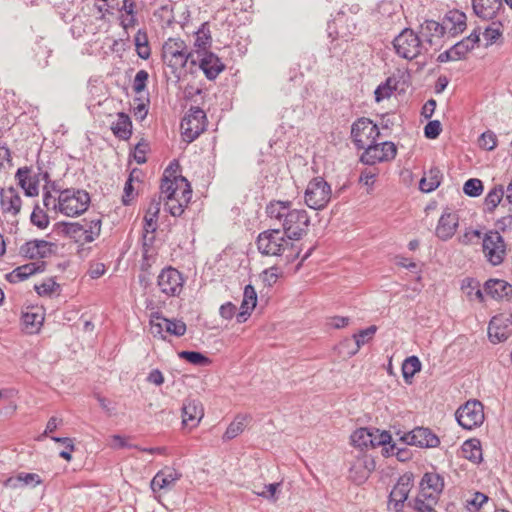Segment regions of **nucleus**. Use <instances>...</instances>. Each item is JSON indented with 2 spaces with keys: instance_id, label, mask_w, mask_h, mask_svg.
I'll list each match as a JSON object with an SVG mask.
<instances>
[{
  "instance_id": "1",
  "label": "nucleus",
  "mask_w": 512,
  "mask_h": 512,
  "mask_svg": "<svg viewBox=\"0 0 512 512\" xmlns=\"http://www.w3.org/2000/svg\"><path fill=\"white\" fill-rule=\"evenodd\" d=\"M290 201H272L266 207L267 216L278 221L289 240H300L307 234L310 217L304 209H292Z\"/></svg>"
},
{
  "instance_id": "2",
  "label": "nucleus",
  "mask_w": 512,
  "mask_h": 512,
  "mask_svg": "<svg viewBox=\"0 0 512 512\" xmlns=\"http://www.w3.org/2000/svg\"><path fill=\"white\" fill-rule=\"evenodd\" d=\"M60 212L68 217L84 213L90 204V195L82 189L69 188L60 191L58 196Z\"/></svg>"
},
{
  "instance_id": "3",
  "label": "nucleus",
  "mask_w": 512,
  "mask_h": 512,
  "mask_svg": "<svg viewBox=\"0 0 512 512\" xmlns=\"http://www.w3.org/2000/svg\"><path fill=\"white\" fill-rule=\"evenodd\" d=\"M290 241L279 228H275L261 232L256 244L262 255L281 256L289 246H292Z\"/></svg>"
},
{
  "instance_id": "4",
  "label": "nucleus",
  "mask_w": 512,
  "mask_h": 512,
  "mask_svg": "<svg viewBox=\"0 0 512 512\" xmlns=\"http://www.w3.org/2000/svg\"><path fill=\"white\" fill-rule=\"evenodd\" d=\"M482 251L489 264L499 266L507 255V245L498 231L490 230L483 235Z\"/></svg>"
},
{
  "instance_id": "5",
  "label": "nucleus",
  "mask_w": 512,
  "mask_h": 512,
  "mask_svg": "<svg viewBox=\"0 0 512 512\" xmlns=\"http://www.w3.org/2000/svg\"><path fill=\"white\" fill-rule=\"evenodd\" d=\"M163 59L165 63L172 67H185L187 63L192 62L193 55L188 50L185 42L179 38H169L162 49Z\"/></svg>"
},
{
  "instance_id": "6",
  "label": "nucleus",
  "mask_w": 512,
  "mask_h": 512,
  "mask_svg": "<svg viewBox=\"0 0 512 512\" xmlns=\"http://www.w3.org/2000/svg\"><path fill=\"white\" fill-rule=\"evenodd\" d=\"M331 194L330 185L322 177H315L306 187L305 203L314 210L324 209L331 199Z\"/></svg>"
},
{
  "instance_id": "7",
  "label": "nucleus",
  "mask_w": 512,
  "mask_h": 512,
  "mask_svg": "<svg viewBox=\"0 0 512 512\" xmlns=\"http://www.w3.org/2000/svg\"><path fill=\"white\" fill-rule=\"evenodd\" d=\"M100 231L101 221L99 219L64 224L65 234L81 245L94 241L99 236Z\"/></svg>"
},
{
  "instance_id": "8",
  "label": "nucleus",
  "mask_w": 512,
  "mask_h": 512,
  "mask_svg": "<svg viewBox=\"0 0 512 512\" xmlns=\"http://www.w3.org/2000/svg\"><path fill=\"white\" fill-rule=\"evenodd\" d=\"M393 47L398 56L412 60L420 55L422 42L412 29L405 28L394 38Z\"/></svg>"
},
{
  "instance_id": "9",
  "label": "nucleus",
  "mask_w": 512,
  "mask_h": 512,
  "mask_svg": "<svg viewBox=\"0 0 512 512\" xmlns=\"http://www.w3.org/2000/svg\"><path fill=\"white\" fill-rule=\"evenodd\" d=\"M205 112L199 107H191L181 121L182 136L185 141H194L206 128Z\"/></svg>"
},
{
  "instance_id": "10",
  "label": "nucleus",
  "mask_w": 512,
  "mask_h": 512,
  "mask_svg": "<svg viewBox=\"0 0 512 512\" xmlns=\"http://www.w3.org/2000/svg\"><path fill=\"white\" fill-rule=\"evenodd\" d=\"M455 416L459 425L464 429L472 430L484 422L483 405L477 400L467 401L457 409Z\"/></svg>"
},
{
  "instance_id": "11",
  "label": "nucleus",
  "mask_w": 512,
  "mask_h": 512,
  "mask_svg": "<svg viewBox=\"0 0 512 512\" xmlns=\"http://www.w3.org/2000/svg\"><path fill=\"white\" fill-rule=\"evenodd\" d=\"M186 332V324L181 320L167 319L158 314L152 315L150 319V333L154 337L165 339V333L177 337L183 336Z\"/></svg>"
},
{
  "instance_id": "12",
  "label": "nucleus",
  "mask_w": 512,
  "mask_h": 512,
  "mask_svg": "<svg viewBox=\"0 0 512 512\" xmlns=\"http://www.w3.org/2000/svg\"><path fill=\"white\" fill-rule=\"evenodd\" d=\"M379 134L377 125L367 118L359 119L351 128V135L358 149H365L369 144H374Z\"/></svg>"
},
{
  "instance_id": "13",
  "label": "nucleus",
  "mask_w": 512,
  "mask_h": 512,
  "mask_svg": "<svg viewBox=\"0 0 512 512\" xmlns=\"http://www.w3.org/2000/svg\"><path fill=\"white\" fill-rule=\"evenodd\" d=\"M397 148L392 142L381 144H369L361 156V161L367 165H374L378 162L389 161L395 158Z\"/></svg>"
},
{
  "instance_id": "14",
  "label": "nucleus",
  "mask_w": 512,
  "mask_h": 512,
  "mask_svg": "<svg viewBox=\"0 0 512 512\" xmlns=\"http://www.w3.org/2000/svg\"><path fill=\"white\" fill-rule=\"evenodd\" d=\"M184 284L182 274L175 268L168 267L161 271L158 276L157 285L160 291L166 296H178Z\"/></svg>"
},
{
  "instance_id": "15",
  "label": "nucleus",
  "mask_w": 512,
  "mask_h": 512,
  "mask_svg": "<svg viewBox=\"0 0 512 512\" xmlns=\"http://www.w3.org/2000/svg\"><path fill=\"white\" fill-rule=\"evenodd\" d=\"M198 66L209 80H214L224 69L225 65L219 57L209 51L193 55L191 68Z\"/></svg>"
},
{
  "instance_id": "16",
  "label": "nucleus",
  "mask_w": 512,
  "mask_h": 512,
  "mask_svg": "<svg viewBox=\"0 0 512 512\" xmlns=\"http://www.w3.org/2000/svg\"><path fill=\"white\" fill-rule=\"evenodd\" d=\"M400 440L405 445H413L420 448H434L440 443L439 438L428 428L417 427L401 436Z\"/></svg>"
},
{
  "instance_id": "17",
  "label": "nucleus",
  "mask_w": 512,
  "mask_h": 512,
  "mask_svg": "<svg viewBox=\"0 0 512 512\" xmlns=\"http://www.w3.org/2000/svg\"><path fill=\"white\" fill-rule=\"evenodd\" d=\"M160 189L161 193L166 195V198L183 194L184 202H189L191 199L192 190L190 184L183 176H174V179L163 177Z\"/></svg>"
},
{
  "instance_id": "18",
  "label": "nucleus",
  "mask_w": 512,
  "mask_h": 512,
  "mask_svg": "<svg viewBox=\"0 0 512 512\" xmlns=\"http://www.w3.org/2000/svg\"><path fill=\"white\" fill-rule=\"evenodd\" d=\"M375 469V462L372 456L359 452L351 463L349 477L357 484L363 483Z\"/></svg>"
},
{
  "instance_id": "19",
  "label": "nucleus",
  "mask_w": 512,
  "mask_h": 512,
  "mask_svg": "<svg viewBox=\"0 0 512 512\" xmlns=\"http://www.w3.org/2000/svg\"><path fill=\"white\" fill-rule=\"evenodd\" d=\"M57 245L55 243L34 239L27 241L20 247V253L29 259L47 258L55 253Z\"/></svg>"
},
{
  "instance_id": "20",
  "label": "nucleus",
  "mask_w": 512,
  "mask_h": 512,
  "mask_svg": "<svg viewBox=\"0 0 512 512\" xmlns=\"http://www.w3.org/2000/svg\"><path fill=\"white\" fill-rule=\"evenodd\" d=\"M512 335V322L510 318L502 315L494 316L488 326V336L492 343H500Z\"/></svg>"
},
{
  "instance_id": "21",
  "label": "nucleus",
  "mask_w": 512,
  "mask_h": 512,
  "mask_svg": "<svg viewBox=\"0 0 512 512\" xmlns=\"http://www.w3.org/2000/svg\"><path fill=\"white\" fill-rule=\"evenodd\" d=\"M412 487V478L403 475L399 478L389 495V507L393 506L395 512H400L404 502L407 500Z\"/></svg>"
},
{
  "instance_id": "22",
  "label": "nucleus",
  "mask_w": 512,
  "mask_h": 512,
  "mask_svg": "<svg viewBox=\"0 0 512 512\" xmlns=\"http://www.w3.org/2000/svg\"><path fill=\"white\" fill-rule=\"evenodd\" d=\"M443 487L444 481L439 474L425 473L420 483V492L423 498L437 502Z\"/></svg>"
},
{
  "instance_id": "23",
  "label": "nucleus",
  "mask_w": 512,
  "mask_h": 512,
  "mask_svg": "<svg viewBox=\"0 0 512 512\" xmlns=\"http://www.w3.org/2000/svg\"><path fill=\"white\" fill-rule=\"evenodd\" d=\"M182 477V474L173 468L166 467L160 470L151 481V489L153 492L160 490H171L176 482Z\"/></svg>"
},
{
  "instance_id": "24",
  "label": "nucleus",
  "mask_w": 512,
  "mask_h": 512,
  "mask_svg": "<svg viewBox=\"0 0 512 512\" xmlns=\"http://www.w3.org/2000/svg\"><path fill=\"white\" fill-rule=\"evenodd\" d=\"M204 416L202 403L196 399H186L182 407V424L196 427Z\"/></svg>"
},
{
  "instance_id": "25",
  "label": "nucleus",
  "mask_w": 512,
  "mask_h": 512,
  "mask_svg": "<svg viewBox=\"0 0 512 512\" xmlns=\"http://www.w3.org/2000/svg\"><path fill=\"white\" fill-rule=\"evenodd\" d=\"M0 208L3 213L16 216L21 209V197L13 187L2 189L0 193Z\"/></svg>"
},
{
  "instance_id": "26",
  "label": "nucleus",
  "mask_w": 512,
  "mask_h": 512,
  "mask_svg": "<svg viewBox=\"0 0 512 512\" xmlns=\"http://www.w3.org/2000/svg\"><path fill=\"white\" fill-rule=\"evenodd\" d=\"M484 292L495 300L512 296V285L503 279H489L484 284Z\"/></svg>"
},
{
  "instance_id": "27",
  "label": "nucleus",
  "mask_w": 512,
  "mask_h": 512,
  "mask_svg": "<svg viewBox=\"0 0 512 512\" xmlns=\"http://www.w3.org/2000/svg\"><path fill=\"white\" fill-rule=\"evenodd\" d=\"M458 227V216L453 213H444L438 221L436 235L441 240L450 239Z\"/></svg>"
},
{
  "instance_id": "28",
  "label": "nucleus",
  "mask_w": 512,
  "mask_h": 512,
  "mask_svg": "<svg viewBox=\"0 0 512 512\" xmlns=\"http://www.w3.org/2000/svg\"><path fill=\"white\" fill-rule=\"evenodd\" d=\"M257 304V293L252 285H247L244 288L243 300L241 303V311L236 314L238 323H243L250 316L252 310Z\"/></svg>"
},
{
  "instance_id": "29",
  "label": "nucleus",
  "mask_w": 512,
  "mask_h": 512,
  "mask_svg": "<svg viewBox=\"0 0 512 512\" xmlns=\"http://www.w3.org/2000/svg\"><path fill=\"white\" fill-rule=\"evenodd\" d=\"M212 44L211 31L208 23H203L195 33V41L192 54H202L209 52Z\"/></svg>"
},
{
  "instance_id": "30",
  "label": "nucleus",
  "mask_w": 512,
  "mask_h": 512,
  "mask_svg": "<svg viewBox=\"0 0 512 512\" xmlns=\"http://www.w3.org/2000/svg\"><path fill=\"white\" fill-rule=\"evenodd\" d=\"M475 14L483 19H491L501 6V0H472Z\"/></svg>"
},
{
  "instance_id": "31",
  "label": "nucleus",
  "mask_w": 512,
  "mask_h": 512,
  "mask_svg": "<svg viewBox=\"0 0 512 512\" xmlns=\"http://www.w3.org/2000/svg\"><path fill=\"white\" fill-rule=\"evenodd\" d=\"M444 26L452 34L461 33L466 27V15L458 10L450 11L445 17Z\"/></svg>"
},
{
  "instance_id": "32",
  "label": "nucleus",
  "mask_w": 512,
  "mask_h": 512,
  "mask_svg": "<svg viewBox=\"0 0 512 512\" xmlns=\"http://www.w3.org/2000/svg\"><path fill=\"white\" fill-rule=\"evenodd\" d=\"M111 130L116 137L127 140L132 134V123L129 116L125 113H118V118L116 122L112 123Z\"/></svg>"
},
{
  "instance_id": "33",
  "label": "nucleus",
  "mask_w": 512,
  "mask_h": 512,
  "mask_svg": "<svg viewBox=\"0 0 512 512\" xmlns=\"http://www.w3.org/2000/svg\"><path fill=\"white\" fill-rule=\"evenodd\" d=\"M29 172L27 167L19 168L16 177L25 194L32 197L38 195V183L29 176Z\"/></svg>"
},
{
  "instance_id": "34",
  "label": "nucleus",
  "mask_w": 512,
  "mask_h": 512,
  "mask_svg": "<svg viewBox=\"0 0 512 512\" xmlns=\"http://www.w3.org/2000/svg\"><path fill=\"white\" fill-rule=\"evenodd\" d=\"M42 265L36 263H28L14 269L10 274L7 275V279L12 283H17L26 280L29 276L35 274L40 270Z\"/></svg>"
},
{
  "instance_id": "35",
  "label": "nucleus",
  "mask_w": 512,
  "mask_h": 512,
  "mask_svg": "<svg viewBox=\"0 0 512 512\" xmlns=\"http://www.w3.org/2000/svg\"><path fill=\"white\" fill-rule=\"evenodd\" d=\"M463 457L474 462L479 463L482 460V449L480 441L477 439L466 440L462 445Z\"/></svg>"
},
{
  "instance_id": "36",
  "label": "nucleus",
  "mask_w": 512,
  "mask_h": 512,
  "mask_svg": "<svg viewBox=\"0 0 512 512\" xmlns=\"http://www.w3.org/2000/svg\"><path fill=\"white\" fill-rule=\"evenodd\" d=\"M445 29L446 28L444 25H441L434 20H427L421 26L422 33L425 37H427V41L430 44L433 43V37L439 38L443 36Z\"/></svg>"
},
{
  "instance_id": "37",
  "label": "nucleus",
  "mask_w": 512,
  "mask_h": 512,
  "mask_svg": "<svg viewBox=\"0 0 512 512\" xmlns=\"http://www.w3.org/2000/svg\"><path fill=\"white\" fill-rule=\"evenodd\" d=\"M351 443L354 447L360 448L362 451L364 448L369 447V443H372L371 429L360 428L354 431L350 437Z\"/></svg>"
},
{
  "instance_id": "38",
  "label": "nucleus",
  "mask_w": 512,
  "mask_h": 512,
  "mask_svg": "<svg viewBox=\"0 0 512 512\" xmlns=\"http://www.w3.org/2000/svg\"><path fill=\"white\" fill-rule=\"evenodd\" d=\"M440 179V171L438 169H431L428 176H425L420 180L419 188L423 192H431L440 185Z\"/></svg>"
},
{
  "instance_id": "39",
  "label": "nucleus",
  "mask_w": 512,
  "mask_h": 512,
  "mask_svg": "<svg viewBox=\"0 0 512 512\" xmlns=\"http://www.w3.org/2000/svg\"><path fill=\"white\" fill-rule=\"evenodd\" d=\"M505 198L504 187L502 185L492 188L485 198V205L488 212H492Z\"/></svg>"
},
{
  "instance_id": "40",
  "label": "nucleus",
  "mask_w": 512,
  "mask_h": 512,
  "mask_svg": "<svg viewBox=\"0 0 512 512\" xmlns=\"http://www.w3.org/2000/svg\"><path fill=\"white\" fill-rule=\"evenodd\" d=\"M396 86V79L393 77H388L386 81L380 84L374 92L376 102L379 103L384 99L389 98L392 95L393 91L396 89Z\"/></svg>"
},
{
  "instance_id": "41",
  "label": "nucleus",
  "mask_w": 512,
  "mask_h": 512,
  "mask_svg": "<svg viewBox=\"0 0 512 512\" xmlns=\"http://www.w3.org/2000/svg\"><path fill=\"white\" fill-rule=\"evenodd\" d=\"M43 316L34 312H26L22 316V322L27 333L32 334L38 331L42 325Z\"/></svg>"
},
{
  "instance_id": "42",
  "label": "nucleus",
  "mask_w": 512,
  "mask_h": 512,
  "mask_svg": "<svg viewBox=\"0 0 512 512\" xmlns=\"http://www.w3.org/2000/svg\"><path fill=\"white\" fill-rule=\"evenodd\" d=\"M248 417L245 415H238L233 422L230 423L228 426L224 438L225 439H233L237 437L239 434H241L244 431V428L246 426Z\"/></svg>"
},
{
  "instance_id": "43",
  "label": "nucleus",
  "mask_w": 512,
  "mask_h": 512,
  "mask_svg": "<svg viewBox=\"0 0 512 512\" xmlns=\"http://www.w3.org/2000/svg\"><path fill=\"white\" fill-rule=\"evenodd\" d=\"M383 453L386 456L395 455L401 462H406L411 459L412 452L407 447H399L398 444L392 443L388 447L383 448Z\"/></svg>"
},
{
  "instance_id": "44",
  "label": "nucleus",
  "mask_w": 512,
  "mask_h": 512,
  "mask_svg": "<svg viewBox=\"0 0 512 512\" xmlns=\"http://www.w3.org/2000/svg\"><path fill=\"white\" fill-rule=\"evenodd\" d=\"M421 369V362L416 356L408 357L402 365L403 377L406 381L412 378Z\"/></svg>"
},
{
  "instance_id": "45",
  "label": "nucleus",
  "mask_w": 512,
  "mask_h": 512,
  "mask_svg": "<svg viewBox=\"0 0 512 512\" xmlns=\"http://www.w3.org/2000/svg\"><path fill=\"white\" fill-rule=\"evenodd\" d=\"M165 208L172 216H180L188 202L183 201V194L176 197L166 198Z\"/></svg>"
},
{
  "instance_id": "46",
  "label": "nucleus",
  "mask_w": 512,
  "mask_h": 512,
  "mask_svg": "<svg viewBox=\"0 0 512 512\" xmlns=\"http://www.w3.org/2000/svg\"><path fill=\"white\" fill-rule=\"evenodd\" d=\"M502 36L501 23L493 22L487 26L483 32V37L486 40V45H492Z\"/></svg>"
},
{
  "instance_id": "47",
  "label": "nucleus",
  "mask_w": 512,
  "mask_h": 512,
  "mask_svg": "<svg viewBox=\"0 0 512 512\" xmlns=\"http://www.w3.org/2000/svg\"><path fill=\"white\" fill-rule=\"evenodd\" d=\"M178 355L181 359H184L194 365L205 366L210 363V360L200 352L182 351Z\"/></svg>"
},
{
  "instance_id": "48",
  "label": "nucleus",
  "mask_w": 512,
  "mask_h": 512,
  "mask_svg": "<svg viewBox=\"0 0 512 512\" xmlns=\"http://www.w3.org/2000/svg\"><path fill=\"white\" fill-rule=\"evenodd\" d=\"M31 222L38 228L45 229L50 221L46 212L37 205L31 214Z\"/></svg>"
},
{
  "instance_id": "49",
  "label": "nucleus",
  "mask_w": 512,
  "mask_h": 512,
  "mask_svg": "<svg viewBox=\"0 0 512 512\" xmlns=\"http://www.w3.org/2000/svg\"><path fill=\"white\" fill-rule=\"evenodd\" d=\"M463 191L470 197H477L483 192L482 181L476 178L469 179L465 182Z\"/></svg>"
},
{
  "instance_id": "50",
  "label": "nucleus",
  "mask_w": 512,
  "mask_h": 512,
  "mask_svg": "<svg viewBox=\"0 0 512 512\" xmlns=\"http://www.w3.org/2000/svg\"><path fill=\"white\" fill-rule=\"evenodd\" d=\"M371 439L373 440L372 443H369V447L375 448L377 446H384L391 442V435L386 432H379V430H371Z\"/></svg>"
},
{
  "instance_id": "51",
  "label": "nucleus",
  "mask_w": 512,
  "mask_h": 512,
  "mask_svg": "<svg viewBox=\"0 0 512 512\" xmlns=\"http://www.w3.org/2000/svg\"><path fill=\"white\" fill-rule=\"evenodd\" d=\"M376 331H377V327L372 325L364 330H361L359 333L354 334L353 338L355 339L357 349H359L362 345H364L370 339H372L374 334L376 333Z\"/></svg>"
},
{
  "instance_id": "52",
  "label": "nucleus",
  "mask_w": 512,
  "mask_h": 512,
  "mask_svg": "<svg viewBox=\"0 0 512 512\" xmlns=\"http://www.w3.org/2000/svg\"><path fill=\"white\" fill-rule=\"evenodd\" d=\"M478 144L485 150H493L497 145V139L493 132L487 131L481 134L478 139Z\"/></svg>"
},
{
  "instance_id": "53",
  "label": "nucleus",
  "mask_w": 512,
  "mask_h": 512,
  "mask_svg": "<svg viewBox=\"0 0 512 512\" xmlns=\"http://www.w3.org/2000/svg\"><path fill=\"white\" fill-rule=\"evenodd\" d=\"M279 486L280 483H272L264 485L261 490H253V492L260 497L275 501L277 499L276 492Z\"/></svg>"
},
{
  "instance_id": "54",
  "label": "nucleus",
  "mask_w": 512,
  "mask_h": 512,
  "mask_svg": "<svg viewBox=\"0 0 512 512\" xmlns=\"http://www.w3.org/2000/svg\"><path fill=\"white\" fill-rule=\"evenodd\" d=\"M437 502H432L430 500H427L426 498H423L421 495V492H419V495L414 501V509L417 512H436L434 510V505Z\"/></svg>"
},
{
  "instance_id": "55",
  "label": "nucleus",
  "mask_w": 512,
  "mask_h": 512,
  "mask_svg": "<svg viewBox=\"0 0 512 512\" xmlns=\"http://www.w3.org/2000/svg\"><path fill=\"white\" fill-rule=\"evenodd\" d=\"M456 59L459 60L466 56V54L473 49L472 42L469 40H461L452 47Z\"/></svg>"
},
{
  "instance_id": "56",
  "label": "nucleus",
  "mask_w": 512,
  "mask_h": 512,
  "mask_svg": "<svg viewBox=\"0 0 512 512\" xmlns=\"http://www.w3.org/2000/svg\"><path fill=\"white\" fill-rule=\"evenodd\" d=\"M59 285L53 279H47L40 285L35 286V290L40 296H49L55 292Z\"/></svg>"
},
{
  "instance_id": "57",
  "label": "nucleus",
  "mask_w": 512,
  "mask_h": 512,
  "mask_svg": "<svg viewBox=\"0 0 512 512\" xmlns=\"http://www.w3.org/2000/svg\"><path fill=\"white\" fill-rule=\"evenodd\" d=\"M148 72L145 70H140L136 73L134 82H133V90L136 93H141L146 88V83L148 81Z\"/></svg>"
},
{
  "instance_id": "58",
  "label": "nucleus",
  "mask_w": 512,
  "mask_h": 512,
  "mask_svg": "<svg viewBox=\"0 0 512 512\" xmlns=\"http://www.w3.org/2000/svg\"><path fill=\"white\" fill-rule=\"evenodd\" d=\"M441 131V123L438 120L429 121L424 128V134L428 139L437 138Z\"/></svg>"
},
{
  "instance_id": "59",
  "label": "nucleus",
  "mask_w": 512,
  "mask_h": 512,
  "mask_svg": "<svg viewBox=\"0 0 512 512\" xmlns=\"http://www.w3.org/2000/svg\"><path fill=\"white\" fill-rule=\"evenodd\" d=\"M19 476H21V481L23 484V487H35L36 485H39L42 483V480L40 476L36 473H18Z\"/></svg>"
},
{
  "instance_id": "60",
  "label": "nucleus",
  "mask_w": 512,
  "mask_h": 512,
  "mask_svg": "<svg viewBox=\"0 0 512 512\" xmlns=\"http://www.w3.org/2000/svg\"><path fill=\"white\" fill-rule=\"evenodd\" d=\"M160 207H161V197H154L151 199V202L148 206V209L146 211L145 217L147 218H154L158 220V215L160 213Z\"/></svg>"
},
{
  "instance_id": "61",
  "label": "nucleus",
  "mask_w": 512,
  "mask_h": 512,
  "mask_svg": "<svg viewBox=\"0 0 512 512\" xmlns=\"http://www.w3.org/2000/svg\"><path fill=\"white\" fill-rule=\"evenodd\" d=\"M481 236L482 233L479 230H468L461 237H459V242L463 245H471L474 244L475 239H480Z\"/></svg>"
},
{
  "instance_id": "62",
  "label": "nucleus",
  "mask_w": 512,
  "mask_h": 512,
  "mask_svg": "<svg viewBox=\"0 0 512 512\" xmlns=\"http://www.w3.org/2000/svg\"><path fill=\"white\" fill-rule=\"evenodd\" d=\"M43 205L48 210H54L60 212V205L58 204V198L51 195L50 192H46L43 195Z\"/></svg>"
},
{
  "instance_id": "63",
  "label": "nucleus",
  "mask_w": 512,
  "mask_h": 512,
  "mask_svg": "<svg viewBox=\"0 0 512 512\" xmlns=\"http://www.w3.org/2000/svg\"><path fill=\"white\" fill-rule=\"evenodd\" d=\"M3 486L5 488H9V489H13V490H18V489L24 488L22 481H21V476H19L18 474L5 479L3 481Z\"/></svg>"
},
{
  "instance_id": "64",
  "label": "nucleus",
  "mask_w": 512,
  "mask_h": 512,
  "mask_svg": "<svg viewBox=\"0 0 512 512\" xmlns=\"http://www.w3.org/2000/svg\"><path fill=\"white\" fill-rule=\"evenodd\" d=\"M279 277L278 268L271 267L263 272V280L269 286L273 285Z\"/></svg>"
}]
</instances>
